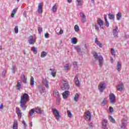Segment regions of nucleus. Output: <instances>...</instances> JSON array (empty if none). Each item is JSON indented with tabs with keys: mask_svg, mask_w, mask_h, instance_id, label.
I'll list each match as a JSON object with an SVG mask.
<instances>
[{
	"mask_svg": "<svg viewBox=\"0 0 129 129\" xmlns=\"http://www.w3.org/2000/svg\"><path fill=\"white\" fill-rule=\"evenodd\" d=\"M29 99V95L27 93H24L21 97L20 101V104L21 108H22L23 110H26L27 108V101Z\"/></svg>",
	"mask_w": 129,
	"mask_h": 129,
	"instance_id": "1",
	"label": "nucleus"
},
{
	"mask_svg": "<svg viewBox=\"0 0 129 129\" xmlns=\"http://www.w3.org/2000/svg\"><path fill=\"white\" fill-rule=\"evenodd\" d=\"M93 55L95 60H98L99 65L100 67H101L103 63V57L101 55L98 56V53L97 52H95Z\"/></svg>",
	"mask_w": 129,
	"mask_h": 129,
	"instance_id": "2",
	"label": "nucleus"
},
{
	"mask_svg": "<svg viewBox=\"0 0 129 129\" xmlns=\"http://www.w3.org/2000/svg\"><path fill=\"white\" fill-rule=\"evenodd\" d=\"M60 82L61 84L63 86V87H61L62 90H69V85H68L67 81H64V80H61Z\"/></svg>",
	"mask_w": 129,
	"mask_h": 129,
	"instance_id": "3",
	"label": "nucleus"
},
{
	"mask_svg": "<svg viewBox=\"0 0 129 129\" xmlns=\"http://www.w3.org/2000/svg\"><path fill=\"white\" fill-rule=\"evenodd\" d=\"M28 42L29 45H34L36 43V36L30 35L28 38Z\"/></svg>",
	"mask_w": 129,
	"mask_h": 129,
	"instance_id": "4",
	"label": "nucleus"
},
{
	"mask_svg": "<svg viewBox=\"0 0 129 129\" xmlns=\"http://www.w3.org/2000/svg\"><path fill=\"white\" fill-rule=\"evenodd\" d=\"M106 87V85L104 82H101L100 83V84L98 86V89L100 92H103L104 91V89H105V87Z\"/></svg>",
	"mask_w": 129,
	"mask_h": 129,
	"instance_id": "5",
	"label": "nucleus"
},
{
	"mask_svg": "<svg viewBox=\"0 0 129 129\" xmlns=\"http://www.w3.org/2000/svg\"><path fill=\"white\" fill-rule=\"evenodd\" d=\"M109 97L110 103L114 104L115 103V96L114 94L113 93L110 94Z\"/></svg>",
	"mask_w": 129,
	"mask_h": 129,
	"instance_id": "6",
	"label": "nucleus"
},
{
	"mask_svg": "<svg viewBox=\"0 0 129 129\" xmlns=\"http://www.w3.org/2000/svg\"><path fill=\"white\" fill-rule=\"evenodd\" d=\"M52 111L54 114L56 119H59V118H60V114L59 113V111L55 108H53L52 109Z\"/></svg>",
	"mask_w": 129,
	"mask_h": 129,
	"instance_id": "7",
	"label": "nucleus"
},
{
	"mask_svg": "<svg viewBox=\"0 0 129 129\" xmlns=\"http://www.w3.org/2000/svg\"><path fill=\"white\" fill-rule=\"evenodd\" d=\"M42 84L44 86H45L47 89H49V81L47 79H43Z\"/></svg>",
	"mask_w": 129,
	"mask_h": 129,
	"instance_id": "8",
	"label": "nucleus"
},
{
	"mask_svg": "<svg viewBox=\"0 0 129 129\" xmlns=\"http://www.w3.org/2000/svg\"><path fill=\"white\" fill-rule=\"evenodd\" d=\"M80 16L81 18L82 23H85V22H86V16H85V14H84L83 12H81L80 13Z\"/></svg>",
	"mask_w": 129,
	"mask_h": 129,
	"instance_id": "9",
	"label": "nucleus"
},
{
	"mask_svg": "<svg viewBox=\"0 0 129 129\" xmlns=\"http://www.w3.org/2000/svg\"><path fill=\"white\" fill-rule=\"evenodd\" d=\"M118 27L117 26H115L113 28V35L114 37H117V35H118Z\"/></svg>",
	"mask_w": 129,
	"mask_h": 129,
	"instance_id": "10",
	"label": "nucleus"
},
{
	"mask_svg": "<svg viewBox=\"0 0 129 129\" xmlns=\"http://www.w3.org/2000/svg\"><path fill=\"white\" fill-rule=\"evenodd\" d=\"M102 128L107 129V120L104 119L102 122Z\"/></svg>",
	"mask_w": 129,
	"mask_h": 129,
	"instance_id": "11",
	"label": "nucleus"
},
{
	"mask_svg": "<svg viewBox=\"0 0 129 129\" xmlns=\"http://www.w3.org/2000/svg\"><path fill=\"white\" fill-rule=\"evenodd\" d=\"M43 4H40L38 6V9H37V12H38L39 14L41 15V14H43Z\"/></svg>",
	"mask_w": 129,
	"mask_h": 129,
	"instance_id": "12",
	"label": "nucleus"
},
{
	"mask_svg": "<svg viewBox=\"0 0 129 129\" xmlns=\"http://www.w3.org/2000/svg\"><path fill=\"white\" fill-rule=\"evenodd\" d=\"M34 111L38 114H43V110H41V108L38 107L34 108Z\"/></svg>",
	"mask_w": 129,
	"mask_h": 129,
	"instance_id": "13",
	"label": "nucleus"
},
{
	"mask_svg": "<svg viewBox=\"0 0 129 129\" xmlns=\"http://www.w3.org/2000/svg\"><path fill=\"white\" fill-rule=\"evenodd\" d=\"M75 85H76V86H77V87H79V86H80V82L79 81V80L78 79V76H76L75 77Z\"/></svg>",
	"mask_w": 129,
	"mask_h": 129,
	"instance_id": "14",
	"label": "nucleus"
},
{
	"mask_svg": "<svg viewBox=\"0 0 129 129\" xmlns=\"http://www.w3.org/2000/svg\"><path fill=\"white\" fill-rule=\"evenodd\" d=\"M85 118L87 120H91V114L89 112L85 113Z\"/></svg>",
	"mask_w": 129,
	"mask_h": 129,
	"instance_id": "15",
	"label": "nucleus"
},
{
	"mask_svg": "<svg viewBox=\"0 0 129 129\" xmlns=\"http://www.w3.org/2000/svg\"><path fill=\"white\" fill-rule=\"evenodd\" d=\"M16 113H17L18 116L20 117V118H22V112H21V110L20 109V108L16 107Z\"/></svg>",
	"mask_w": 129,
	"mask_h": 129,
	"instance_id": "16",
	"label": "nucleus"
},
{
	"mask_svg": "<svg viewBox=\"0 0 129 129\" xmlns=\"http://www.w3.org/2000/svg\"><path fill=\"white\" fill-rule=\"evenodd\" d=\"M53 96L56 97V98H60V94H59V92H58L57 90L53 91Z\"/></svg>",
	"mask_w": 129,
	"mask_h": 129,
	"instance_id": "17",
	"label": "nucleus"
},
{
	"mask_svg": "<svg viewBox=\"0 0 129 129\" xmlns=\"http://www.w3.org/2000/svg\"><path fill=\"white\" fill-rule=\"evenodd\" d=\"M71 68V65L66 64L63 66V69L65 71H68Z\"/></svg>",
	"mask_w": 129,
	"mask_h": 129,
	"instance_id": "18",
	"label": "nucleus"
},
{
	"mask_svg": "<svg viewBox=\"0 0 129 129\" xmlns=\"http://www.w3.org/2000/svg\"><path fill=\"white\" fill-rule=\"evenodd\" d=\"M97 24L101 28L103 29V27H102L103 26V21L101 19H98L97 20Z\"/></svg>",
	"mask_w": 129,
	"mask_h": 129,
	"instance_id": "19",
	"label": "nucleus"
},
{
	"mask_svg": "<svg viewBox=\"0 0 129 129\" xmlns=\"http://www.w3.org/2000/svg\"><path fill=\"white\" fill-rule=\"evenodd\" d=\"M95 43L97 44V45H98L100 48H102V44L99 42L98 40H97V38H95Z\"/></svg>",
	"mask_w": 129,
	"mask_h": 129,
	"instance_id": "20",
	"label": "nucleus"
},
{
	"mask_svg": "<svg viewBox=\"0 0 129 129\" xmlns=\"http://www.w3.org/2000/svg\"><path fill=\"white\" fill-rule=\"evenodd\" d=\"M68 95H69V91H66L62 93L63 98L64 99L67 98L68 97Z\"/></svg>",
	"mask_w": 129,
	"mask_h": 129,
	"instance_id": "21",
	"label": "nucleus"
},
{
	"mask_svg": "<svg viewBox=\"0 0 129 129\" xmlns=\"http://www.w3.org/2000/svg\"><path fill=\"white\" fill-rule=\"evenodd\" d=\"M21 88H22V83L19 81L17 82V84L16 85V89H17V90H21Z\"/></svg>",
	"mask_w": 129,
	"mask_h": 129,
	"instance_id": "22",
	"label": "nucleus"
},
{
	"mask_svg": "<svg viewBox=\"0 0 129 129\" xmlns=\"http://www.w3.org/2000/svg\"><path fill=\"white\" fill-rule=\"evenodd\" d=\"M123 89V85L122 84L118 85L117 86V90L118 91H121Z\"/></svg>",
	"mask_w": 129,
	"mask_h": 129,
	"instance_id": "23",
	"label": "nucleus"
},
{
	"mask_svg": "<svg viewBox=\"0 0 129 129\" xmlns=\"http://www.w3.org/2000/svg\"><path fill=\"white\" fill-rule=\"evenodd\" d=\"M13 128L18 129V120H14Z\"/></svg>",
	"mask_w": 129,
	"mask_h": 129,
	"instance_id": "24",
	"label": "nucleus"
},
{
	"mask_svg": "<svg viewBox=\"0 0 129 129\" xmlns=\"http://www.w3.org/2000/svg\"><path fill=\"white\" fill-rule=\"evenodd\" d=\"M38 88H39V91L41 93H45V91L46 90V88L44 87H42L41 88H40V86H38Z\"/></svg>",
	"mask_w": 129,
	"mask_h": 129,
	"instance_id": "25",
	"label": "nucleus"
},
{
	"mask_svg": "<svg viewBox=\"0 0 129 129\" xmlns=\"http://www.w3.org/2000/svg\"><path fill=\"white\" fill-rule=\"evenodd\" d=\"M77 5L78 7H81L83 4V0H76Z\"/></svg>",
	"mask_w": 129,
	"mask_h": 129,
	"instance_id": "26",
	"label": "nucleus"
},
{
	"mask_svg": "<svg viewBox=\"0 0 129 129\" xmlns=\"http://www.w3.org/2000/svg\"><path fill=\"white\" fill-rule=\"evenodd\" d=\"M35 112V109H32L29 112V117H31V116H33L34 113Z\"/></svg>",
	"mask_w": 129,
	"mask_h": 129,
	"instance_id": "27",
	"label": "nucleus"
},
{
	"mask_svg": "<svg viewBox=\"0 0 129 129\" xmlns=\"http://www.w3.org/2000/svg\"><path fill=\"white\" fill-rule=\"evenodd\" d=\"M120 69H121V64H120V62H118L117 63V70L119 72V71H120Z\"/></svg>",
	"mask_w": 129,
	"mask_h": 129,
	"instance_id": "28",
	"label": "nucleus"
},
{
	"mask_svg": "<svg viewBox=\"0 0 129 129\" xmlns=\"http://www.w3.org/2000/svg\"><path fill=\"white\" fill-rule=\"evenodd\" d=\"M17 8L14 9L11 14L12 18H15V15H16V13H17Z\"/></svg>",
	"mask_w": 129,
	"mask_h": 129,
	"instance_id": "29",
	"label": "nucleus"
},
{
	"mask_svg": "<svg viewBox=\"0 0 129 129\" xmlns=\"http://www.w3.org/2000/svg\"><path fill=\"white\" fill-rule=\"evenodd\" d=\"M74 101L76 102L79 99V94L78 93H76L75 95V97L74 98Z\"/></svg>",
	"mask_w": 129,
	"mask_h": 129,
	"instance_id": "30",
	"label": "nucleus"
},
{
	"mask_svg": "<svg viewBox=\"0 0 129 129\" xmlns=\"http://www.w3.org/2000/svg\"><path fill=\"white\" fill-rule=\"evenodd\" d=\"M104 18L106 21V26L107 27H109V23L108 22V20H107V16L104 15Z\"/></svg>",
	"mask_w": 129,
	"mask_h": 129,
	"instance_id": "31",
	"label": "nucleus"
},
{
	"mask_svg": "<svg viewBox=\"0 0 129 129\" xmlns=\"http://www.w3.org/2000/svg\"><path fill=\"white\" fill-rule=\"evenodd\" d=\"M21 79L23 81V83H26V82H27L25 75H22L21 76Z\"/></svg>",
	"mask_w": 129,
	"mask_h": 129,
	"instance_id": "32",
	"label": "nucleus"
},
{
	"mask_svg": "<svg viewBox=\"0 0 129 129\" xmlns=\"http://www.w3.org/2000/svg\"><path fill=\"white\" fill-rule=\"evenodd\" d=\"M120 126L121 128H123V129L125 128V127H126V123L122 122L120 125Z\"/></svg>",
	"mask_w": 129,
	"mask_h": 129,
	"instance_id": "33",
	"label": "nucleus"
},
{
	"mask_svg": "<svg viewBox=\"0 0 129 129\" xmlns=\"http://www.w3.org/2000/svg\"><path fill=\"white\" fill-rule=\"evenodd\" d=\"M35 84V81H34V77H31V80H30V85L31 86H34V85Z\"/></svg>",
	"mask_w": 129,
	"mask_h": 129,
	"instance_id": "34",
	"label": "nucleus"
},
{
	"mask_svg": "<svg viewBox=\"0 0 129 129\" xmlns=\"http://www.w3.org/2000/svg\"><path fill=\"white\" fill-rule=\"evenodd\" d=\"M116 16H117V20L118 21H119L120 20V18H121V17H122V15H121V13H118L116 15Z\"/></svg>",
	"mask_w": 129,
	"mask_h": 129,
	"instance_id": "35",
	"label": "nucleus"
},
{
	"mask_svg": "<svg viewBox=\"0 0 129 129\" xmlns=\"http://www.w3.org/2000/svg\"><path fill=\"white\" fill-rule=\"evenodd\" d=\"M109 120L110 121H111V122H112L113 123H115V120L111 116H109Z\"/></svg>",
	"mask_w": 129,
	"mask_h": 129,
	"instance_id": "36",
	"label": "nucleus"
},
{
	"mask_svg": "<svg viewBox=\"0 0 129 129\" xmlns=\"http://www.w3.org/2000/svg\"><path fill=\"white\" fill-rule=\"evenodd\" d=\"M108 16H109L110 20H114V18H115L113 14H109Z\"/></svg>",
	"mask_w": 129,
	"mask_h": 129,
	"instance_id": "37",
	"label": "nucleus"
},
{
	"mask_svg": "<svg viewBox=\"0 0 129 129\" xmlns=\"http://www.w3.org/2000/svg\"><path fill=\"white\" fill-rule=\"evenodd\" d=\"M72 43H73V44H77V39H76V38L75 37H73L72 38Z\"/></svg>",
	"mask_w": 129,
	"mask_h": 129,
	"instance_id": "38",
	"label": "nucleus"
},
{
	"mask_svg": "<svg viewBox=\"0 0 129 129\" xmlns=\"http://www.w3.org/2000/svg\"><path fill=\"white\" fill-rule=\"evenodd\" d=\"M47 52L45 51H42L41 54V58H44V57H46V56H47Z\"/></svg>",
	"mask_w": 129,
	"mask_h": 129,
	"instance_id": "39",
	"label": "nucleus"
},
{
	"mask_svg": "<svg viewBox=\"0 0 129 129\" xmlns=\"http://www.w3.org/2000/svg\"><path fill=\"white\" fill-rule=\"evenodd\" d=\"M31 51H33L34 54H37L38 53V51H37V49H36V47H32Z\"/></svg>",
	"mask_w": 129,
	"mask_h": 129,
	"instance_id": "40",
	"label": "nucleus"
},
{
	"mask_svg": "<svg viewBox=\"0 0 129 129\" xmlns=\"http://www.w3.org/2000/svg\"><path fill=\"white\" fill-rule=\"evenodd\" d=\"M94 27L96 31H97V32H99V27L98 26V24H95L94 25Z\"/></svg>",
	"mask_w": 129,
	"mask_h": 129,
	"instance_id": "41",
	"label": "nucleus"
},
{
	"mask_svg": "<svg viewBox=\"0 0 129 129\" xmlns=\"http://www.w3.org/2000/svg\"><path fill=\"white\" fill-rule=\"evenodd\" d=\"M76 49L78 53H80V52H81V48L80 47V46H77L76 47Z\"/></svg>",
	"mask_w": 129,
	"mask_h": 129,
	"instance_id": "42",
	"label": "nucleus"
},
{
	"mask_svg": "<svg viewBox=\"0 0 129 129\" xmlns=\"http://www.w3.org/2000/svg\"><path fill=\"white\" fill-rule=\"evenodd\" d=\"M57 6H56V4H55L54 6H53L52 8L53 12H54V13L55 12H56L57 11Z\"/></svg>",
	"mask_w": 129,
	"mask_h": 129,
	"instance_id": "43",
	"label": "nucleus"
},
{
	"mask_svg": "<svg viewBox=\"0 0 129 129\" xmlns=\"http://www.w3.org/2000/svg\"><path fill=\"white\" fill-rule=\"evenodd\" d=\"M73 66H74V69H75V70H76V69H77V68H78V66H77V62H76V61L74 62Z\"/></svg>",
	"mask_w": 129,
	"mask_h": 129,
	"instance_id": "44",
	"label": "nucleus"
},
{
	"mask_svg": "<svg viewBox=\"0 0 129 129\" xmlns=\"http://www.w3.org/2000/svg\"><path fill=\"white\" fill-rule=\"evenodd\" d=\"M75 32H79V26L78 25H76L74 27Z\"/></svg>",
	"mask_w": 129,
	"mask_h": 129,
	"instance_id": "45",
	"label": "nucleus"
},
{
	"mask_svg": "<svg viewBox=\"0 0 129 129\" xmlns=\"http://www.w3.org/2000/svg\"><path fill=\"white\" fill-rule=\"evenodd\" d=\"M111 54H112V55L113 56H115V50H114V49L111 48Z\"/></svg>",
	"mask_w": 129,
	"mask_h": 129,
	"instance_id": "46",
	"label": "nucleus"
},
{
	"mask_svg": "<svg viewBox=\"0 0 129 129\" xmlns=\"http://www.w3.org/2000/svg\"><path fill=\"white\" fill-rule=\"evenodd\" d=\"M106 103H107V101L104 100L102 101L101 102V105H102V106H105V105L106 104Z\"/></svg>",
	"mask_w": 129,
	"mask_h": 129,
	"instance_id": "47",
	"label": "nucleus"
},
{
	"mask_svg": "<svg viewBox=\"0 0 129 129\" xmlns=\"http://www.w3.org/2000/svg\"><path fill=\"white\" fill-rule=\"evenodd\" d=\"M51 75H52L53 77H55L56 76V72H55V71L53 70L51 71Z\"/></svg>",
	"mask_w": 129,
	"mask_h": 129,
	"instance_id": "48",
	"label": "nucleus"
},
{
	"mask_svg": "<svg viewBox=\"0 0 129 129\" xmlns=\"http://www.w3.org/2000/svg\"><path fill=\"white\" fill-rule=\"evenodd\" d=\"M18 33H19V28L18 26H16L15 28V33L18 34Z\"/></svg>",
	"mask_w": 129,
	"mask_h": 129,
	"instance_id": "49",
	"label": "nucleus"
},
{
	"mask_svg": "<svg viewBox=\"0 0 129 129\" xmlns=\"http://www.w3.org/2000/svg\"><path fill=\"white\" fill-rule=\"evenodd\" d=\"M68 115L69 117H72V113H71V111H70V110H68Z\"/></svg>",
	"mask_w": 129,
	"mask_h": 129,
	"instance_id": "50",
	"label": "nucleus"
},
{
	"mask_svg": "<svg viewBox=\"0 0 129 129\" xmlns=\"http://www.w3.org/2000/svg\"><path fill=\"white\" fill-rule=\"evenodd\" d=\"M38 31L39 34H41V33H42V32H43V29L41 27H39L38 28Z\"/></svg>",
	"mask_w": 129,
	"mask_h": 129,
	"instance_id": "51",
	"label": "nucleus"
},
{
	"mask_svg": "<svg viewBox=\"0 0 129 129\" xmlns=\"http://www.w3.org/2000/svg\"><path fill=\"white\" fill-rule=\"evenodd\" d=\"M6 73H7V72L6 71H4L3 72H2V75L4 77V78H6Z\"/></svg>",
	"mask_w": 129,
	"mask_h": 129,
	"instance_id": "52",
	"label": "nucleus"
},
{
	"mask_svg": "<svg viewBox=\"0 0 129 129\" xmlns=\"http://www.w3.org/2000/svg\"><path fill=\"white\" fill-rule=\"evenodd\" d=\"M60 98H56V104L59 105L60 104Z\"/></svg>",
	"mask_w": 129,
	"mask_h": 129,
	"instance_id": "53",
	"label": "nucleus"
},
{
	"mask_svg": "<svg viewBox=\"0 0 129 129\" xmlns=\"http://www.w3.org/2000/svg\"><path fill=\"white\" fill-rule=\"evenodd\" d=\"M109 112L111 113H112V112H113V108L111 107H109Z\"/></svg>",
	"mask_w": 129,
	"mask_h": 129,
	"instance_id": "54",
	"label": "nucleus"
},
{
	"mask_svg": "<svg viewBox=\"0 0 129 129\" xmlns=\"http://www.w3.org/2000/svg\"><path fill=\"white\" fill-rule=\"evenodd\" d=\"M11 70H12V72H13V73H15V70H16V67L13 66V67H12V68L11 69Z\"/></svg>",
	"mask_w": 129,
	"mask_h": 129,
	"instance_id": "55",
	"label": "nucleus"
},
{
	"mask_svg": "<svg viewBox=\"0 0 129 129\" xmlns=\"http://www.w3.org/2000/svg\"><path fill=\"white\" fill-rule=\"evenodd\" d=\"M61 34H63V30L62 29H60L59 32L57 33L58 35H61Z\"/></svg>",
	"mask_w": 129,
	"mask_h": 129,
	"instance_id": "56",
	"label": "nucleus"
},
{
	"mask_svg": "<svg viewBox=\"0 0 129 129\" xmlns=\"http://www.w3.org/2000/svg\"><path fill=\"white\" fill-rule=\"evenodd\" d=\"M44 37H45V38H49V33H45Z\"/></svg>",
	"mask_w": 129,
	"mask_h": 129,
	"instance_id": "57",
	"label": "nucleus"
},
{
	"mask_svg": "<svg viewBox=\"0 0 129 129\" xmlns=\"http://www.w3.org/2000/svg\"><path fill=\"white\" fill-rule=\"evenodd\" d=\"M22 123L24 124V127H26V126H27V124H26V122H25V121H23L22 122Z\"/></svg>",
	"mask_w": 129,
	"mask_h": 129,
	"instance_id": "58",
	"label": "nucleus"
},
{
	"mask_svg": "<svg viewBox=\"0 0 129 129\" xmlns=\"http://www.w3.org/2000/svg\"><path fill=\"white\" fill-rule=\"evenodd\" d=\"M3 108H4V105H3V104H1L0 105V109H3Z\"/></svg>",
	"mask_w": 129,
	"mask_h": 129,
	"instance_id": "59",
	"label": "nucleus"
},
{
	"mask_svg": "<svg viewBox=\"0 0 129 129\" xmlns=\"http://www.w3.org/2000/svg\"><path fill=\"white\" fill-rule=\"evenodd\" d=\"M68 1V3H69V4H71V3H72V0H67Z\"/></svg>",
	"mask_w": 129,
	"mask_h": 129,
	"instance_id": "60",
	"label": "nucleus"
},
{
	"mask_svg": "<svg viewBox=\"0 0 129 129\" xmlns=\"http://www.w3.org/2000/svg\"><path fill=\"white\" fill-rule=\"evenodd\" d=\"M23 15L25 17H26V16H27V14L26 13V12H24V13H23Z\"/></svg>",
	"mask_w": 129,
	"mask_h": 129,
	"instance_id": "61",
	"label": "nucleus"
},
{
	"mask_svg": "<svg viewBox=\"0 0 129 129\" xmlns=\"http://www.w3.org/2000/svg\"><path fill=\"white\" fill-rule=\"evenodd\" d=\"M30 126H33V122H31Z\"/></svg>",
	"mask_w": 129,
	"mask_h": 129,
	"instance_id": "62",
	"label": "nucleus"
},
{
	"mask_svg": "<svg viewBox=\"0 0 129 129\" xmlns=\"http://www.w3.org/2000/svg\"><path fill=\"white\" fill-rule=\"evenodd\" d=\"M89 126H92V124H89Z\"/></svg>",
	"mask_w": 129,
	"mask_h": 129,
	"instance_id": "63",
	"label": "nucleus"
},
{
	"mask_svg": "<svg viewBox=\"0 0 129 129\" xmlns=\"http://www.w3.org/2000/svg\"><path fill=\"white\" fill-rule=\"evenodd\" d=\"M110 60H111V61H112V60H113V58L111 57V58H110Z\"/></svg>",
	"mask_w": 129,
	"mask_h": 129,
	"instance_id": "64",
	"label": "nucleus"
}]
</instances>
